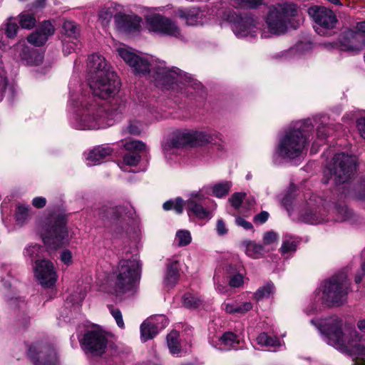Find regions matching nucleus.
Returning a JSON list of instances; mask_svg holds the SVG:
<instances>
[{
  "label": "nucleus",
  "instance_id": "1",
  "mask_svg": "<svg viewBox=\"0 0 365 365\" xmlns=\"http://www.w3.org/2000/svg\"><path fill=\"white\" fill-rule=\"evenodd\" d=\"M342 320L330 318L324 324L327 344L339 351L355 356L353 365H365V334L354 329H341Z\"/></svg>",
  "mask_w": 365,
  "mask_h": 365
},
{
  "label": "nucleus",
  "instance_id": "2",
  "mask_svg": "<svg viewBox=\"0 0 365 365\" xmlns=\"http://www.w3.org/2000/svg\"><path fill=\"white\" fill-rule=\"evenodd\" d=\"M312 129L313 125L309 119L294 123L279 140L277 150L279 155L288 159L299 157L306 149Z\"/></svg>",
  "mask_w": 365,
  "mask_h": 365
},
{
  "label": "nucleus",
  "instance_id": "3",
  "mask_svg": "<svg viewBox=\"0 0 365 365\" xmlns=\"http://www.w3.org/2000/svg\"><path fill=\"white\" fill-rule=\"evenodd\" d=\"M325 201L320 197L312 195L306 202L305 207L301 210L302 220L310 224H319L325 220L326 214L329 212L335 222H344L349 220L351 211L345 205L334 204L329 205L326 210Z\"/></svg>",
  "mask_w": 365,
  "mask_h": 365
},
{
  "label": "nucleus",
  "instance_id": "4",
  "mask_svg": "<svg viewBox=\"0 0 365 365\" xmlns=\"http://www.w3.org/2000/svg\"><path fill=\"white\" fill-rule=\"evenodd\" d=\"M139 262L137 259H121L115 271L114 291L120 298L133 296L135 292V281L138 277Z\"/></svg>",
  "mask_w": 365,
  "mask_h": 365
},
{
  "label": "nucleus",
  "instance_id": "5",
  "mask_svg": "<svg viewBox=\"0 0 365 365\" xmlns=\"http://www.w3.org/2000/svg\"><path fill=\"white\" fill-rule=\"evenodd\" d=\"M297 16V8L294 4H282L270 9L268 12L265 22L271 34L279 35L284 34L289 26L296 29L299 26V21L297 24L293 21Z\"/></svg>",
  "mask_w": 365,
  "mask_h": 365
},
{
  "label": "nucleus",
  "instance_id": "6",
  "mask_svg": "<svg viewBox=\"0 0 365 365\" xmlns=\"http://www.w3.org/2000/svg\"><path fill=\"white\" fill-rule=\"evenodd\" d=\"M350 291L351 282L346 274L344 272L336 274L324 282L322 302L329 307H340L346 302Z\"/></svg>",
  "mask_w": 365,
  "mask_h": 365
},
{
  "label": "nucleus",
  "instance_id": "7",
  "mask_svg": "<svg viewBox=\"0 0 365 365\" xmlns=\"http://www.w3.org/2000/svg\"><path fill=\"white\" fill-rule=\"evenodd\" d=\"M66 218L61 215H51L41 232L42 240L48 250H57L67 242Z\"/></svg>",
  "mask_w": 365,
  "mask_h": 365
},
{
  "label": "nucleus",
  "instance_id": "8",
  "mask_svg": "<svg viewBox=\"0 0 365 365\" xmlns=\"http://www.w3.org/2000/svg\"><path fill=\"white\" fill-rule=\"evenodd\" d=\"M356 168V161L354 157L344 153L336 154L324 171L323 182L327 184L332 178L336 184L344 183L351 178Z\"/></svg>",
  "mask_w": 365,
  "mask_h": 365
},
{
  "label": "nucleus",
  "instance_id": "9",
  "mask_svg": "<svg viewBox=\"0 0 365 365\" xmlns=\"http://www.w3.org/2000/svg\"><path fill=\"white\" fill-rule=\"evenodd\" d=\"M135 210L129 204L115 207L104 206L100 212V217L106 227L112 232L120 233L128 225L127 220L133 219Z\"/></svg>",
  "mask_w": 365,
  "mask_h": 365
},
{
  "label": "nucleus",
  "instance_id": "10",
  "mask_svg": "<svg viewBox=\"0 0 365 365\" xmlns=\"http://www.w3.org/2000/svg\"><path fill=\"white\" fill-rule=\"evenodd\" d=\"M82 110L78 115L76 128L81 130L103 128L108 113L106 109L96 103L81 102Z\"/></svg>",
  "mask_w": 365,
  "mask_h": 365
},
{
  "label": "nucleus",
  "instance_id": "11",
  "mask_svg": "<svg viewBox=\"0 0 365 365\" xmlns=\"http://www.w3.org/2000/svg\"><path fill=\"white\" fill-rule=\"evenodd\" d=\"M89 85L93 95L107 99L114 97L119 92L121 84L118 76L113 71L103 76H92Z\"/></svg>",
  "mask_w": 365,
  "mask_h": 365
},
{
  "label": "nucleus",
  "instance_id": "12",
  "mask_svg": "<svg viewBox=\"0 0 365 365\" xmlns=\"http://www.w3.org/2000/svg\"><path fill=\"white\" fill-rule=\"evenodd\" d=\"M108 343V334L98 328L87 330L80 340L84 352L92 356H101L106 353Z\"/></svg>",
  "mask_w": 365,
  "mask_h": 365
},
{
  "label": "nucleus",
  "instance_id": "13",
  "mask_svg": "<svg viewBox=\"0 0 365 365\" xmlns=\"http://www.w3.org/2000/svg\"><path fill=\"white\" fill-rule=\"evenodd\" d=\"M153 78L158 86L169 88L175 83H182L188 77L180 69L173 67L168 68L165 66V61H160L155 66L152 67Z\"/></svg>",
  "mask_w": 365,
  "mask_h": 365
},
{
  "label": "nucleus",
  "instance_id": "14",
  "mask_svg": "<svg viewBox=\"0 0 365 365\" xmlns=\"http://www.w3.org/2000/svg\"><path fill=\"white\" fill-rule=\"evenodd\" d=\"M309 14L317 24L316 31L322 36L330 34L329 31L333 29L337 22L334 12L325 7L313 6L309 9Z\"/></svg>",
  "mask_w": 365,
  "mask_h": 365
},
{
  "label": "nucleus",
  "instance_id": "15",
  "mask_svg": "<svg viewBox=\"0 0 365 365\" xmlns=\"http://www.w3.org/2000/svg\"><path fill=\"white\" fill-rule=\"evenodd\" d=\"M146 22L150 31L176 38L180 36V30L178 26L174 21L164 16L158 14H150L147 16Z\"/></svg>",
  "mask_w": 365,
  "mask_h": 365
},
{
  "label": "nucleus",
  "instance_id": "16",
  "mask_svg": "<svg viewBox=\"0 0 365 365\" xmlns=\"http://www.w3.org/2000/svg\"><path fill=\"white\" fill-rule=\"evenodd\" d=\"M230 19L232 29L238 38L255 36L258 31L257 20L251 14L235 15Z\"/></svg>",
  "mask_w": 365,
  "mask_h": 365
},
{
  "label": "nucleus",
  "instance_id": "17",
  "mask_svg": "<svg viewBox=\"0 0 365 365\" xmlns=\"http://www.w3.org/2000/svg\"><path fill=\"white\" fill-rule=\"evenodd\" d=\"M118 55L128 63L135 72L142 74L149 73L152 77L153 72L152 67L155 66L158 61L149 62L146 58H142L131 52L126 48H118Z\"/></svg>",
  "mask_w": 365,
  "mask_h": 365
},
{
  "label": "nucleus",
  "instance_id": "18",
  "mask_svg": "<svg viewBox=\"0 0 365 365\" xmlns=\"http://www.w3.org/2000/svg\"><path fill=\"white\" fill-rule=\"evenodd\" d=\"M29 356L34 365H56L58 358L53 347L45 345H32L29 349Z\"/></svg>",
  "mask_w": 365,
  "mask_h": 365
},
{
  "label": "nucleus",
  "instance_id": "19",
  "mask_svg": "<svg viewBox=\"0 0 365 365\" xmlns=\"http://www.w3.org/2000/svg\"><path fill=\"white\" fill-rule=\"evenodd\" d=\"M34 274L39 283L45 287H53L57 280L54 265L48 259L36 261Z\"/></svg>",
  "mask_w": 365,
  "mask_h": 365
},
{
  "label": "nucleus",
  "instance_id": "20",
  "mask_svg": "<svg viewBox=\"0 0 365 365\" xmlns=\"http://www.w3.org/2000/svg\"><path fill=\"white\" fill-rule=\"evenodd\" d=\"M205 199L202 191H195L190 194L186 201V208L189 215L192 214L198 219H205L209 215V212L201 205Z\"/></svg>",
  "mask_w": 365,
  "mask_h": 365
},
{
  "label": "nucleus",
  "instance_id": "21",
  "mask_svg": "<svg viewBox=\"0 0 365 365\" xmlns=\"http://www.w3.org/2000/svg\"><path fill=\"white\" fill-rule=\"evenodd\" d=\"M123 146L129 153L124 155L123 163L130 166L138 165L140 160L139 153L146 150L145 144L140 140H129L125 141Z\"/></svg>",
  "mask_w": 365,
  "mask_h": 365
},
{
  "label": "nucleus",
  "instance_id": "22",
  "mask_svg": "<svg viewBox=\"0 0 365 365\" xmlns=\"http://www.w3.org/2000/svg\"><path fill=\"white\" fill-rule=\"evenodd\" d=\"M365 47L361 34L348 30L344 32L341 41V48L345 51H359Z\"/></svg>",
  "mask_w": 365,
  "mask_h": 365
},
{
  "label": "nucleus",
  "instance_id": "23",
  "mask_svg": "<svg viewBox=\"0 0 365 365\" xmlns=\"http://www.w3.org/2000/svg\"><path fill=\"white\" fill-rule=\"evenodd\" d=\"M88 68L93 76L98 75H106L108 72H113L110 69V66L106 62L105 58L100 54L94 53L88 58Z\"/></svg>",
  "mask_w": 365,
  "mask_h": 365
},
{
  "label": "nucleus",
  "instance_id": "24",
  "mask_svg": "<svg viewBox=\"0 0 365 365\" xmlns=\"http://www.w3.org/2000/svg\"><path fill=\"white\" fill-rule=\"evenodd\" d=\"M114 20L117 26L124 31H133L140 26V19L137 16L118 13L114 16Z\"/></svg>",
  "mask_w": 365,
  "mask_h": 365
},
{
  "label": "nucleus",
  "instance_id": "25",
  "mask_svg": "<svg viewBox=\"0 0 365 365\" xmlns=\"http://www.w3.org/2000/svg\"><path fill=\"white\" fill-rule=\"evenodd\" d=\"M113 152V149L108 145H100L90 151L87 157L89 165L100 163Z\"/></svg>",
  "mask_w": 365,
  "mask_h": 365
},
{
  "label": "nucleus",
  "instance_id": "26",
  "mask_svg": "<svg viewBox=\"0 0 365 365\" xmlns=\"http://www.w3.org/2000/svg\"><path fill=\"white\" fill-rule=\"evenodd\" d=\"M63 39L73 40L72 43L78 46L79 43L78 37L80 36V29L78 26L73 21L66 20L62 26Z\"/></svg>",
  "mask_w": 365,
  "mask_h": 365
},
{
  "label": "nucleus",
  "instance_id": "27",
  "mask_svg": "<svg viewBox=\"0 0 365 365\" xmlns=\"http://www.w3.org/2000/svg\"><path fill=\"white\" fill-rule=\"evenodd\" d=\"M252 304L250 302L222 304V309L227 314H245L252 309Z\"/></svg>",
  "mask_w": 365,
  "mask_h": 365
},
{
  "label": "nucleus",
  "instance_id": "28",
  "mask_svg": "<svg viewBox=\"0 0 365 365\" xmlns=\"http://www.w3.org/2000/svg\"><path fill=\"white\" fill-rule=\"evenodd\" d=\"M180 277L178 264L176 261L170 262L167 264V270L164 278V283L167 287H173L178 282Z\"/></svg>",
  "mask_w": 365,
  "mask_h": 365
},
{
  "label": "nucleus",
  "instance_id": "29",
  "mask_svg": "<svg viewBox=\"0 0 365 365\" xmlns=\"http://www.w3.org/2000/svg\"><path fill=\"white\" fill-rule=\"evenodd\" d=\"M168 324V320L164 315H157L147 319L143 322V331L145 327V325L153 326V331L154 333H158V331Z\"/></svg>",
  "mask_w": 365,
  "mask_h": 365
},
{
  "label": "nucleus",
  "instance_id": "30",
  "mask_svg": "<svg viewBox=\"0 0 365 365\" xmlns=\"http://www.w3.org/2000/svg\"><path fill=\"white\" fill-rule=\"evenodd\" d=\"M178 15L180 18L184 19L186 24L190 26H195L200 21L198 10L195 8L190 9H180L178 10Z\"/></svg>",
  "mask_w": 365,
  "mask_h": 365
},
{
  "label": "nucleus",
  "instance_id": "31",
  "mask_svg": "<svg viewBox=\"0 0 365 365\" xmlns=\"http://www.w3.org/2000/svg\"><path fill=\"white\" fill-rule=\"evenodd\" d=\"M333 128L326 127L325 125L319 126L317 129V140L313 143L311 148V153L317 152L316 146L321 145L325 143L326 138L331 133Z\"/></svg>",
  "mask_w": 365,
  "mask_h": 365
},
{
  "label": "nucleus",
  "instance_id": "32",
  "mask_svg": "<svg viewBox=\"0 0 365 365\" xmlns=\"http://www.w3.org/2000/svg\"><path fill=\"white\" fill-rule=\"evenodd\" d=\"M171 145L173 148H180L187 145H192V131L175 133L172 139Z\"/></svg>",
  "mask_w": 365,
  "mask_h": 365
},
{
  "label": "nucleus",
  "instance_id": "33",
  "mask_svg": "<svg viewBox=\"0 0 365 365\" xmlns=\"http://www.w3.org/2000/svg\"><path fill=\"white\" fill-rule=\"evenodd\" d=\"M246 254L252 258H259L265 253L264 246L257 244L255 242L249 241L245 244Z\"/></svg>",
  "mask_w": 365,
  "mask_h": 365
},
{
  "label": "nucleus",
  "instance_id": "34",
  "mask_svg": "<svg viewBox=\"0 0 365 365\" xmlns=\"http://www.w3.org/2000/svg\"><path fill=\"white\" fill-rule=\"evenodd\" d=\"M212 135L204 131H192V146H202L212 142Z\"/></svg>",
  "mask_w": 365,
  "mask_h": 365
},
{
  "label": "nucleus",
  "instance_id": "35",
  "mask_svg": "<svg viewBox=\"0 0 365 365\" xmlns=\"http://www.w3.org/2000/svg\"><path fill=\"white\" fill-rule=\"evenodd\" d=\"M18 21L20 26L24 29H32L36 24V20L33 14L28 11H22L18 16Z\"/></svg>",
  "mask_w": 365,
  "mask_h": 365
},
{
  "label": "nucleus",
  "instance_id": "36",
  "mask_svg": "<svg viewBox=\"0 0 365 365\" xmlns=\"http://www.w3.org/2000/svg\"><path fill=\"white\" fill-rule=\"evenodd\" d=\"M257 341L259 345L268 349L276 348L280 345L279 341L277 337H271L264 332L259 334Z\"/></svg>",
  "mask_w": 365,
  "mask_h": 365
},
{
  "label": "nucleus",
  "instance_id": "37",
  "mask_svg": "<svg viewBox=\"0 0 365 365\" xmlns=\"http://www.w3.org/2000/svg\"><path fill=\"white\" fill-rule=\"evenodd\" d=\"M221 344L225 345V349L236 348L239 344V337L232 332H225L220 339Z\"/></svg>",
  "mask_w": 365,
  "mask_h": 365
},
{
  "label": "nucleus",
  "instance_id": "38",
  "mask_svg": "<svg viewBox=\"0 0 365 365\" xmlns=\"http://www.w3.org/2000/svg\"><path fill=\"white\" fill-rule=\"evenodd\" d=\"M19 28L16 18L9 17L4 24V33L8 38H14L16 36Z\"/></svg>",
  "mask_w": 365,
  "mask_h": 365
},
{
  "label": "nucleus",
  "instance_id": "39",
  "mask_svg": "<svg viewBox=\"0 0 365 365\" xmlns=\"http://www.w3.org/2000/svg\"><path fill=\"white\" fill-rule=\"evenodd\" d=\"M263 4V0H234L233 6L239 9H255Z\"/></svg>",
  "mask_w": 365,
  "mask_h": 365
},
{
  "label": "nucleus",
  "instance_id": "40",
  "mask_svg": "<svg viewBox=\"0 0 365 365\" xmlns=\"http://www.w3.org/2000/svg\"><path fill=\"white\" fill-rule=\"evenodd\" d=\"M47 40L48 38L46 37V35L43 34L38 29L27 37L28 42L35 46H43Z\"/></svg>",
  "mask_w": 365,
  "mask_h": 365
},
{
  "label": "nucleus",
  "instance_id": "41",
  "mask_svg": "<svg viewBox=\"0 0 365 365\" xmlns=\"http://www.w3.org/2000/svg\"><path fill=\"white\" fill-rule=\"evenodd\" d=\"M167 343L172 354L179 353L180 346L178 341V333L177 331H172L168 335Z\"/></svg>",
  "mask_w": 365,
  "mask_h": 365
},
{
  "label": "nucleus",
  "instance_id": "42",
  "mask_svg": "<svg viewBox=\"0 0 365 365\" xmlns=\"http://www.w3.org/2000/svg\"><path fill=\"white\" fill-rule=\"evenodd\" d=\"M274 291V285L272 283H267L264 286L259 287L254 294V298L259 301L263 298L269 297Z\"/></svg>",
  "mask_w": 365,
  "mask_h": 365
},
{
  "label": "nucleus",
  "instance_id": "43",
  "mask_svg": "<svg viewBox=\"0 0 365 365\" xmlns=\"http://www.w3.org/2000/svg\"><path fill=\"white\" fill-rule=\"evenodd\" d=\"M230 187L231 182L227 181L216 184L212 187V193L217 197H222L228 193Z\"/></svg>",
  "mask_w": 365,
  "mask_h": 365
},
{
  "label": "nucleus",
  "instance_id": "44",
  "mask_svg": "<svg viewBox=\"0 0 365 365\" xmlns=\"http://www.w3.org/2000/svg\"><path fill=\"white\" fill-rule=\"evenodd\" d=\"M30 210L31 208L29 206L19 205L16 211V220L20 223L24 222L29 216Z\"/></svg>",
  "mask_w": 365,
  "mask_h": 365
},
{
  "label": "nucleus",
  "instance_id": "45",
  "mask_svg": "<svg viewBox=\"0 0 365 365\" xmlns=\"http://www.w3.org/2000/svg\"><path fill=\"white\" fill-rule=\"evenodd\" d=\"M183 304L187 308H196L201 304V300L192 294L187 293L183 297Z\"/></svg>",
  "mask_w": 365,
  "mask_h": 365
},
{
  "label": "nucleus",
  "instance_id": "46",
  "mask_svg": "<svg viewBox=\"0 0 365 365\" xmlns=\"http://www.w3.org/2000/svg\"><path fill=\"white\" fill-rule=\"evenodd\" d=\"M176 240L178 242V245L183 247L189 245L191 242V236L188 231L180 230L177 232Z\"/></svg>",
  "mask_w": 365,
  "mask_h": 365
},
{
  "label": "nucleus",
  "instance_id": "47",
  "mask_svg": "<svg viewBox=\"0 0 365 365\" xmlns=\"http://www.w3.org/2000/svg\"><path fill=\"white\" fill-rule=\"evenodd\" d=\"M38 29L43 34H45L47 38H48V36L53 35L55 31V28L53 25L49 21H43Z\"/></svg>",
  "mask_w": 365,
  "mask_h": 365
},
{
  "label": "nucleus",
  "instance_id": "48",
  "mask_svg": "<svg viewBox=\"0 0 365 365\" xmlns=\"http://www.w3.org/2000/svg\"><path fill=\"white\" fill-rule=\"evenodd\" d=\"M41 250V246L37 244L30 245L25 249L24 255L33 260L39 255Z\"/></svg>",
  "mask_w": 365,
  "mask_h": 365
},
{
  "label": "nucleus",
  "instance_id": "49",
  "mask_svg": "<svg viewBox=\"0 0 365 365\" xmlns=\"http://www.w3.org/2000/svg\"><path fill=\"white\" fill-rule=\"evenodd\" d=\"M125 134L138 135L141 133V125L139 122H130L128 126L123 129Z\"/></svg>",
  "mask_w": 365,
  "mask_h": 365
},
{
  "label": "nucleus",
  "instance_id": "50",
  "mask_svg": "<svg viewBox=\"0 0 365 365\" xmlns=\"http://www.w3.org/2000/svg\"><path fill=\"white\" fill-rule=\"evenodd\" d=\"M278 239V235L271 230L264 233L263 236V243L264 245H272L277 243Z\"/></svg>",
  "mask_w": 365,
  "mask_h": 365
},
{
  "label": "nucleus",
  "instance_id": "51",
  "mask_svg": "<svg viewBox=\"0 0 365 365\" xmlns=\"http://www.w3.org/2000/svg\"><path fill=\"white\" fill-rule=\"evenodd\" d=\"M145 331H143V324L140 326V335L141 340L143 341H146L149 339H153L158 333H154L153 331V326L145 325L144 329Z\"/></svg>",
  "mask_w": 365,
  "mask_h": 365
},
{
  "label": "nucleus",
  "instance_id": "52",
  "mask_svg": "<svg viewBox=\"0 0 365 365\" xmlns=\"http://www.w3.org/2000/svg\"><path fill=\"white\" fill-rule=\"evenodd\" d=\"M245 195V193L243 192L234 193L229 200L232 206L235 209L240 208Z\"/></svg>",
  "mask_w": 365,
  "mask_h": 365
},
{
  "label": "nucleus",
  "instance_id": "53",
  "mask_svg": "<svg viewBox=\"0 0 365 365\" xmlns=\"http://www.w3.org/2000/svg\"><path fill=\"white\" fill-rule=\"evenodd\" d=\"M23 56L22 58H25L28 63H36V60L33 61V58H32V56H37L38 57V61H41V58L42 57L40 56V55H38L36 51L33 50V51H31L29 48L26 47L24 48L23 50Z\"/></svg>",
  "mask_w": 365,
  "mask_h": 365
},
{
  "label": "nucleus",
  "instance_id": "54",
  "mask_svg": "<svg viewBox=\"0 0 365 365\" xmlns=\"http://www.w3.org/2000/svg\"><path fill=\"white\" fill-rule=\"evenodd\" d=\"M110 314L113 317V318L115 319L116 323L118 326L120 328L124 327V322L123 320V317L121 312L118 309H115L112 306L110 307Z\"/></svg>",
  "mask_w": 365,
  "mask_h": 365
},
{
  "label": "nucleus",
  "instance_id": "55",
  "mask_svg": "<svg viewBox=\"0 0 365 365\" xmlns=\"http://www.w3.org/2000/svg\"><path fill=\"white\" fill-rule=\"evenodd\" d=\"M297 245L294 241L284 240L281 247V251L283 254L289 252L295 251Z\"/></svg>",
  "mask_w": 365,
  "mask_h": 365
},
{
  "label": "nucleus",
  "instance_id": "56",
  "mask_svg": "<svg viewBox=\"0 0 365 365\" xmlns=\"http://www.w3.org/2000/svg\"><path fill=\"white\" fill-rule=\"evenodd\" d=\"M243 283V277L240 274H237L231 277L229 284L232 287H239Z\"/></svg>",
  "mask_w": 365,
  "mask_h": 365
},
{
  "label": "nucleus",
  "instance_id": "57",
  "mask_svg": "<svg viewBox=\"0 0 365 365\" xmlns=\"http://www.w3.org/2000/svg\"><path fill=\"white\" fill-rule=\"evenodd\" d=\"M72 41L73 40L68 41V40H66V38L62 40L63 51L64 53L66 55L71 53L72 51H74L76 48L78 46H75L73 43H72Z\"/></svg>",
  "mask_w": 365,
  "mask_h": 365
},
{
  "label": "nucleus",
  "instance_id": "58",
  "mask_svg": "<svg viewBox=\"0 0 365 365\" xmlns=\"http://www.w3.org/2000/svg\"><path fill=\"white\" fill-rule=\"evenodd\" d=\"M185 205H186V202L185 203L182 198L178 197L174 201L173 210L177 214H181L183 211V207Z\"/></svg>",
  "mask_w": 365,
  "mask_h": 365
},
{
  "label": "nucleus",
  "instance_id": "59",
  "mask_svg": "<svg viewBox=\"0 0 365 365\" xmlns=\"http://www.w3.org/2000/svg\"><path fill=\"white\" fill-rule=\"evenodd\" d=\"M269 216V215L267 211H262L255 216L254 222L255 223L263 224L268 220Z\"/></svg>",
  "mask_w": 365,
  "mask_h": 365
},
{
  "label": "nucleus",
  "instance_id": "60",
  "mask_svg": "<svg viewBox=\"0 0 365 365\" xmlns=\"http://www.w3.org/2000/svg\"><path fill=\"white\" fill-rule=\"evenodd\" d=\"M61 260L66 264L68 265L72 263V254L69 250H64L60 256Z\"/></svg>",
  "mask_w": 365,
  "mask_h": 365
},
{
  "label": "nucleus",
  "instance_id": "61",
  "mask_svg": "<svg viewBox=\"0 0 365 365\" xmlns=\"http://www.w3.org/2000/svg\"><path fill=\"white\" fill-rule=\"evenodd\" d=\"M216 230H217L218 235H223L227 234V229L226 228L225 223L224 222V221L222 220H218L217 221Z\"/></svg>",
  "mask_w": 365,
  "mask_h": 365
},
{
  "label": "nucleus",
  "instance_id": "62",
  "mask_svg": "<svg viewBox=\"0 0 365 365\" xmlns=\"http://www.w3.org/2000/svg\"><path fill=\"white\" fill-rule=\"evenodd\" d=\"M357 127L361 137L365 138V115L357 120Z\"/></svg>",
  "mask_w": 365,
  "mask_h": 365
},
{
  "label": "nucleus",
  "instance_id": "63",
  "mask_svg": "<svg viewBox=\"0 0 365 365\" xmlns=\"http://www.w3.org/2000/svg\"><path fill=\"white\" fill-rule=\"evenodd\" d=\"M46 204V200L43 197H36L33 199L32 205L36 208H42Z\"/></svg>",
  "mask_w": 365,
  "mask_h": 365
},
{
  "label": "nucleus",
  "instance_id": "64",
  "mask_svg": "<svg viewBox=\"0 0 365 365\" xmlns=\"http://www.w3.org/2000/svg\"><path fill=\"white\" fill-rule=\"evenodd\" d=\"M236 223L237 225L242 227L245 230H251L253 227L251 222L245 220L242 217L237 218Z\"/></svg>",
  "mask_w": 365,
  "mask_h": 365
}]
</instances>
